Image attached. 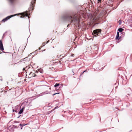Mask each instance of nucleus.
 <instances>
[{
	"mask_svg": "<svg viewBox=\"0 0 132 132\" xmlns=\"http://www.w3.org/2000/svg\"><path fill=\"white\" fill-rule=\"evenodd\" d=\"M73 75H74L75 74V73H74V72H73Z\"/></svg>",
	"mask_w": 132,
	"mask_h": 132,
	"instance_id": "20",
	"label": "nucleus"
},
{
	"mask_svg": "<svg viewBox=\"0 0 132 132\" xmlns=\"http://www.w3.org/2000/svg\"><path fill=\"white\" fill-rule=\"evenodd\" d=\"M23 109H24V108H22L20 111L18 113L19 114H21V113H22V112H23Z\"/></svg>",
	"mask_w": 132,
	"mask_h": 132,
	"instance_id": "9",
	"label": "nucleus"
},
{
	"mask_svg": "<svg viewBox=\"0 0 132 132\" xmlns=\"http://www.w3.org/2000/svg\"><path fill=\"white\" fill-rule=\"evenodd\" d=\"M36 0H32L31 2V6L32 8V10H33L34 7V4L36 2Z\"/></svg>",
	"mask_w": 132,
	"mask_h": 132,
	"instance_id": "6",
	"label": "nucleus"
},
{
	"mask_svg": "<svg viewBox=\"0 0 132 132\" xmlns=\"http://www.w3.org/2000/svg\"><path fill=\"white\" fill-rule=\"evenodd\" d=\"M0 90V92H2V90Z\"/></svg>",
	"mask_w": 132,
	"mask_h": 132,
	"instance_id": "19",
	"label": "nucleus"
},
{
	"mask_svg": "<svg viewBox=\"0 0 132 132\" xmlns=\"http://www.w3.org/2000/svg\"><path fill=\"white\" fill-rule=\"evenodd\" d=\"M0 49L2 51H3L4 50L3 43L1 40H0Z\"/></svg>",
	"mask_w": 132,
	"mask_h": 132,
	"instance_id": "7",
	"label": "nucleus"
},
{
	"mask_svg": "<svg viewBox=\"0 0 132 132\" xmlns=\"http://www.w3.org/2000/svg\"><path fill=\"white\" fill-rule=\"evenodd\" d=\"M25 125H23L22 124H20V125L21 126H22V127H23Z\"/></svg>",
	"mask_w": 132,
	"mask_h": 132,
	"instance_id": "14",
	"label": "nucleus"
},
{
	"mask_svg": "<svg viewBox=\"0 0 132 132\" xmlns=\"http://www.w3.org/2000/svg\"><path fill=\"white\" fill-rule=\"evenodd\" d=\"M14 111V109H13V112Z\"/></svg>",
	"mask_w": 132,
	"mask_h": 132,
	"instance_id": "21",
	"label": "nucleus"
},
{
	"mask_svg": "<svg viewBox=\"0 0 132 132\" xmlns=\"http://www.w3.org/2000/svg\"><path fill=\"white\" fill-rule=\"evenodd\" d=\"M18 15H20L21 16H20V18H23L25 16H28V14L27 13H26L25 12L20 13Z\"/></svg>",
	"mask_w": 132,
	"mask_h": 132,
	"instance_id": "5",
	"label": "nucleus"
},
{
	"mask_svg": "<svg viewBox=\"0 0 132 132\" xmlns=\"http://www.w3.org/2000/svg\"><path fill=\"white\" fill-rule=\"evenodd\" d=\"M49 42V40H48V41H47L46 42V44H47L48 42Z\"/></svg>",
	"mask_w": 132,
	"mask_h": 132,
	"instance_id": "17",
	"label": "nucleus"
},
{
	"mask_svg": "<svg viewBox=\"0 0 132 132\" xmlns=\"http://www.w3.org/2000/svg\"><path fill=\"white\" fill-rule=\"evenodd\" d=\"M39 71H36L35 72V73H33L32 72H30L29 75L30 76V77H35L37 76V74L38 73Z\"/></svg>",
	"mask_w": 132,
	"mask_h": 132,
	"instance_id": "4",
	"label": "nucleus"
},
{
	"mask_svg": "<svg viewBox=\"0 0 132 132\" xmlns=\"http://www.w3.org/2000/svg\"><path fill=\"white\" fill-rule=\"evenodd\" d=\"M102 0H98V1L99 2H100Z\"/></svg>",
	"mask_w": 132,
	"mask_h": 132,
	"instance_id": "18",
	"label": "nucleus"
},
{
	"mask_svg": "<svg viewBox=\"0 0 132 132\" xmlns=\"http://www.w3.org/2000/svg\"><path fill=\"white\" fill-rule=\"evenodd\" d=\"M31 65H28L27 66H26V67L25 68H24L23 69V70H28V69H29V68H30L31 67Z\"/></svg>",
	"mask_w": 132,
	"mask_h": 132,
	"instance_id": "8",
	"label": "nucleus"
},
{
	"mask_svg": "<svg viewBox=\"0 0 132 132\" xmlns=\"http://www.w3.org/2000/svg\"><path fill=\"white\" fill-rule=\"evenodd\" d=\"M12 2H13L14 0H9Z\"/></svg>",
	"mask_w": 132,
	"mask_h": 132,
	"instance_id": "16",
	"label": "nucleus"
},
{
	"mask_svg": "<svg viewBox=\"0 0 132 132\" xmlns=\"http://www.w3.org/2000/svg\"><path fill=\"white\" fill-rule=\"evenodd\" d=\"M60 84L59 83H56V84L54 85V87H56L57 86H59Z\"/></svg>",
	"mask_w": 132,
	"mask_h": 132,
	"instance_id": "12",
	"label": "nucleus"
},
{
	"mask_svg": "<svg viewBox=\"0 0 132 132\" xmlns=\"http://www.w3.org/2000/svg\"><path fill=\"white\" fill-rule=\"evenodd\" d=\"M119 36V32H117V36H116V39H117L118 38Z\"/></svg>",
	"mask_w": 132,
	"mask_h": 132,
	"instance_id": "11",
	"label": "nucleus"
},
{
	"mask_svg": "<svg viewBox=\"0 0 132 132\" xmlns=\"http://www.w3.org/2000/svg\"><path fill=\"white\" fill-rule=\"evenodd\" d=\"M1 53L0 52V54Z\"/></svg>",
	"mask_w": 132,
	"mask_h": 132,
	"instance_id": "22",
	"label": "nucleus"
},
{
	"mask_svg": "<svg viewBox=\"0 0 132 132\" xmlns=\"http://www.w3.org/2000/svg\"><path fill=\"white\" fill-rule=\"evenodd\" d=\"M81 17V15L79 14H75L73 15V17L70 15L67 16L66 17V20L70 21L71 23L74 22L75 24V23H79Z\"/></svg>",
	"mask_w": 132,
	"mask_h": 132,
	"instance_id": "1",
	"label": "nucleus"
},
{
	"mask_svg": "<svg viewBox=\"0 0 132 132\" xmlns=\"http://www.w3.org/2000/svg\"><path fill=\"white\" fill-rule=\"evenodd\" d=\"M86 71H86H84L82 73H81V74L80 75V76H81V75L82 74H83V73H84V72H85Z\"/></svg>",
	"mask_w": 132,
	"mask_h": 132,
	"instance_id": "15",
	"label": "nucleus"
},
{
	"mask_svg": "<svg viewBox=\"0 0 132 132\" xmlns=\"http://www.w3.org/2000/svg\"><path fill=\"white\" fill-rule=\"evenodd\" d=\"M17 14L15 15H12L10 16H8L7 17L3 19L1 21V22H4L6 21H7L9 19L11 18L13 16H14L16 15Z\"/></svg>",
	"mask_w": 132,
	"mask_h": 132,
	"instance_id": "3",
	"label": "nucleus"
},
{
	"mask_svg": "<svg viewBox=\"0 0 132 132\" xmlns=\"http://www.w3.org/2000/svg\"><path fill=\"white\" fill-rule=\"evenodd\" d=\"M59 94V93H55V94H53V96L54 95H56V94Z\"/></svg>",
	"mask_w": 132,
	"mask_h": 132,
	"instance_id": "13",
	"label": "nucleus"
},
{
	"mask_svg": "<svg viewBox=\"0 0 132 132\" xmlns=\"http://www.w3.org/2000/svg\"><path fill=\"white\" fill-rule=\"evenodd\" d=\"M123 29L122 28H120L118 29V30L120 32H122V31L123 30Z\"/></svg>",
	"mask_w": 132,
	"mask_h": 132,
	"instance_id": "10",
	"label": "nucleus"
},
{
	"mask_svg": "<svg viewBox=\"0 0 132 132\" xmlns=\"http://www.w3.org/2000/svg\"><path fill=\"white\" fill-rule=\"evenodd\" d=\"M101 30L99 29H97L93 31V34L94 36H99L101 34Z\"/></svg>",
	"mask_w": 132,
	"mask_h": 132,
	"instance_id": "2",
	"label": "nucleus"
}]
</instances>
